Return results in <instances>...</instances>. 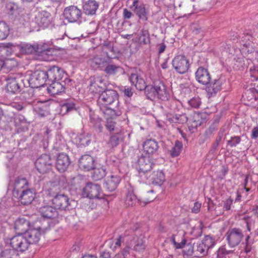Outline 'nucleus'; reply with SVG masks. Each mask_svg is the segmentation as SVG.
<instances>
[{
    "label": "nucleus",
    "mask_w": 258,
    "mask_h": 258,
    "mask_svg": "<svg viewBox=\"0 0 258 258\" xmlns=\"http://www.w3.org/2000/svg\"><path fill=\"white\" fill-rule=\"evenodd\" d=\"M130 8L139 20L143 22L148 21L149 13L143 3L134 0Z\"/></svg>",
    "instance_id": "nucleus-13"
},
{
    "label": "nucleus",
    "mask_w": 258,
    "mask_h": 258,
    "mask_svg": "<svg viewBox=\"0 0 258 258\" xmlns=\"http://www.w3.org/2000/svg\"><path fill=\"white\" fill-rule=\"evenodd\" d=\"M89 91L92 94H99L106 89L104 80L100 77L92 76L89 79Z\"/></svg>",
    "instance_id": "nucleus-14"
},
{
    "label": "nucleus",
    "mask_w": 258,
    "mask_h": 258,
    "mask_svg": "<svg viewBox=\"0 0 258 258\" xmlns=\"http://www.w3.org/2000/svg\"><path fill=\"white\" fill-rule=\"evenodd\" d=\"M31 227L29 221L24 218H19L15 223V229L18 234H23Z\"/></svg>",
    "instance_id": "nucleus-27"
},
{
    "label": "nucleus",
    "mask_w": 258,
    "mask_h": 258,
    "mask_svg": "<svg viewBox=\"0 0 258 258\" xmlns=\"http://www.w3.org/2000/svg\"><path fill=\"white\" fill-rule=\"evenodd\" d=\"M56 55V51L53 48H50L46 52H44L42 56L46 61H50L53 59L52 56Z\"/></svg>",
    "instance_id": "nucleus-52"
},
{
    "label": "nucleus",
    "mask_w": 258,
    "mask_h": 258,
    "mask_svg": "<svg viewBox=\"0 0 258 258\" xmlns=\"http://www.w3.org/2000/svg\"><path fill=\"white\" fill-rule=\"evenodd\" d=\"M64 81H50L47 82V84L49 85L47 88L48 92L51 95L54 96L60 93L64 92L65 87L62 83Z\"/></svg>",
    "instance_id": "nucleus-26"
},
{
    "label": "nucleus",
    "mask_w": 258,
    "mask_h": 258,
    "mask_svg": "<svg viewBox=\"0 0 258 258\" xmlns=\"http://www.w3.org/2000/svg\"><path fill=\"white\" fill-rule=\"evenodd\" d=\"M145 94L148 99L152 101L158 100L167 101L169 98L165 86L160 81H155L153 85H148Z\"/></svg>",
    "instance_id": "nucleus-1"
},
{
    "label": "nucleus",
    "mask_w": 258,
    "mask_h": 258,
    "mask_svg": "<svg viewBox=\"0 0 258 258\" xmlns=\"http://www.w3.org/2000/svg\"><path fill=\"white\" fill-rule=\"evenodd\" d=\"M39 212L42 217L47 219H55L58 216L56 208L50 206L41 207Z\"/></svg>",
    "instance_id": "nucleus-29"
},
{
    "label": "nucleus",
    "mask_w": 258,
    "mask_h": 258,
    "mask_svg": "<svg viewBox=\"0 0 258 258\" xmlns=\"http://www.w3.org/2000/svg\"><path fill=\"white\" fill-rule=\"evenodd\" d=\"M71 163L69 156L64 153L59 154L56 159V168L61 172H63L67 169Z\"/></svg>",
    "instance_id": "nucleus-24"
},
{
    "label": "nucleus",
    "mask_w": 258,
    "mask_h": 258,
    "mask_svg": "<svg viewBox=\"0 0 258 258\" xmlns=\"http://www.w3.org/2000/svg\"><path fill=\"white\" fill-rule=\"evenodd\" d=\"M121 70L119 66L112 63L108 59L103 71L108 76H114Z\"/></svg>",
    "instance_id": "nucleus-36"
},
{
    "label": "nucleus",
    "mask_w": 258,
    "mask_h": 258,
    "mask_svg": "<svg viewBox=\"0 0 258 258\" xmlns=\"http://www.w3.org/2000/svg\"><path fill=\"white\" fill-rule=\"evenodd\" d=\"M92 177L95 180H99L103 178L106 175V170L103 167L94 168Z\"/></svg>",
    "instance_id": "nucleus-40"
},
{
    "label": "nucleus",
    "mask_w": 258,
    "mask_h": 258,
    "mask_svg": "<svg viewBox=\"0 0 258 258\" xmlns=\"http://www.w3.org/2000/svg\"><path fill=\"white\" fill-rule=\"evenodd\" d=\"M133 242L135 244L133 248L134 250L141 252L145 250V245L143 237L142 235L139 237H134Z\"/></svg>",
    "instance_id": "nucleus-39"
},
{
    "label": "nucleus",
    "mask_w": 258,
    "mask_h": 258,
    "mask_svg": "<svg viewBox=\"0 0 258 258\" xmlns=\"http://www.w3.org/2000/svg\"><path fill=\"white\" fill-rule=\"evenodd\" d=\"M116 125V122L113 120V119L112 118H108L106 119V123L105 124V126L106 129L109 131L112 132L115 129Z\"/></svg>",
    "instance_id": "nucleus-57"
},
{
    "label": "nucleus",
    "mask_w": 258,
    "mask_h": 258,
    "mask_svg": "<svg viewBox=\"0 0 258 258\" xmlns=\"http://www.w3.org/2000/svg\"><path fill=\"white\" fill-rule=\"evenodd\" d=\"M48 222L45 220L36 221L29 229L24 233L29 245L36 244L40 240L42 234L48 230Z\"/></svg>",
    "instance_id": "nucleus-2"
},
{
    "label": "nucleus",
    "mask_w": 258,
    "mask_h": 258,
    "mask_svg": "<svg viewBox=\"0 0 258 258\" xmlns=\"http://www.w3.org/2000/svg\"><path fill=\"white\" fill-rule=\"evenodd\" d=\"M21 97L28 104H31L34 100V95L33 91L31 89L24 91L21 94Z\"/></svg>",
    "instance_id": "nucleus-44"
},
{
    "label": "nucleus",
    "mask_w": 258,
    "mask_h": 258,
    "mask_svg": "<svg viewBox=\"0 0 258 258\" xmlns=\"http://www.w3.org/2000/svg\"><path fill=\"white\" fill-rule=\"evenodd\" d=\"M196 79L200 84L207 85L211 80L208 70L203 67H199L195 73Z\"/></svg>",
    "instance_id": "nucleus-21"
},
{
    "label": "nucleus",
    "mask_w": 258,
    "mask_h": 258,
    "mask_svg": "<svg viewBox=\"0 0 258 258\" xmlns=\"http://www.w3.org/2000/svg\"><path fill=\"white\" fill-rule=\"evenodd\" d=\"M83 195L90 199H102L104 194L100 186L98 184L88 183L84 188Z\"/></svg>",
    "instance_id": "nucleus-12"
},
{
    "label": "nucleus",
    "mask_w": 258,
    "mask_h": 258,
    "mask_svg": "<svg viewBox=\"0 0 258 258\" xmlns=\"http://www.w3.org/2000/svg\"><path fill=\"white\" fill-rule=\"evenodd\" d=\"M53 160L48 154H42L35 161V165L37 171L45 174L49 172L52 168Z\"/></svg>",
    "instance_id": "nucleus-8"
},
{
    "label": "nucleus",
    "mask_w": 258,
    "mask_h": 258,
    "mask_svg": "<svg viewBox=\"0 0 258 258\" xmlns=\"http://www.w3.org/2000/svg\"><path fill=\"white\" fill-rule=\"evenodd\" d=\"M120 181V177L117 175H111L108 177L104 182V187L108 191L114 190Z\"/></svg>",
    "instance_id": "nucleus-30"
},
{
    "label": "nucleus",
    "mask_w": 258,
    "mask_h": 258,
    "mask_svg": "<svg viewBox=\"0 0 258 258\" xmlns=\"http://www.w3.org/2000/svg\"><path fill=\"white\" fill-rule=\"evenodd\" d=\"M215 245L214 239L209 235L206 236L203 240L195 242V253L197 255H206L209 248Z\"/></svg>",
    "instance_id": "nucleus-7"
},
{
    "label": "nucleus",
    "mask_w": 258,
    "mask_h": 258,
    "mask_svg": "<svg viewBox=\"0 0 258 258\" xmlns=\"http://www.w3.org/2000/svg\"><path fill=\"white\" fill-rule=\"evenodd\" d=\"M46 71L37 70L29 75L27 79L29 86L32 88H37L44 86L47 82Z\"/></svg>",
    "instance_id": "nucleus-6"
},
{
    "label": "nucleus",
    "mask_w": 258,
    "mask_h": 258,
    "mask_svg": "<svg viewBox=\"0 0 258 258\" xmlns=\"http://www.w3.org/2000/svg\"><path fill=\"white\" fill-rule=\"evenodd\" d=\"M188 104L192 107L198 108L201 104V99L199 97H194L188 101Z\"/></svg>",
    "instance_id": "nucleus-56"
},
{
    "label": "nucleus",
    "mask_w": 258,
    "mask_h": 258,
    "mask_svg": "<svg viewBox=\"0 0 258 258\" xmlns=\"http://www.w3.org/2000/svg\"><path fill=\"white\" fill-rule=\"evenodd\" d=\"M35 22L42 28L48 27L51 23V14L47 11L39 12L35 16Z\"/></svg>",
    "instance_id": "nucleus-20"
},
{
    "label": "nucleus",
    "mask_w": 258,
    "mask_h": 258,
    "mask_svg": "<svg viewBox=\"0 0 258 258\" xmlns=\"http://www.w3.org/2000/svg\"><path fill=\"white\" fill-rule=\"evenodd\" d=\"M140 39L141 44H149L150 43V37L149 31L148 30L142 29L141 31Z\"/></svg>",
    "instance_id": "nucleus-46"
},
{
    "label": "nucleus",
    "mask_w": 258,
    "mask_h": 258,
    "mask_svg": "<svg viewBox=\"0 0 258 258\" xmlns=\"http://www.w3.org/2000/svg\"><path fill=\"white\" fill-rule=\"evenodd\" d=\"M184 247L183 252L185 254L191 255L194 252H195V242L194 243L189 242L187 244H185Z\"/></svg>",
    "instance_id": "nucleus-53"
},
{
    "label": "nucleus",
    "mask_w": 258,
    "mask_h": 258,
    "mask_svg": "<svg viewBox=\"0 0 258 258\" xmlns=\"http://www.w3.org/2000/svg\"><path fill=\"white\" fill-rule=\"evenodd\" d=\"M79 166L82 170L89 171L94 166V159L90 155H83L79 159Z\"/></svg>",
    "instance_id": "nucleus-25"
},
{
    "label": "nucleus",
    "mask_w": 258,
    "mask_h": 258,
    "mask_svg": "<svg viewBox=\"0 0 258 258\" xmlns=\"http://www.w3.org/2000/svg\"><path fill=\"white\" fill-rule=\"evenodd\" d=\"M258 68L250 70V76L256 80H258Z\"/></svg>",
    "instance_id": "nucleus-64"
},
{
    "label": "nucleus",
    "mask_w": 258,
    "mask_h": 258,
    "mask_svg": "<svg viewBox=\"0 0 258 258\" xmlns=\"http://www.w3.org/2000/svg\"><path fill=\"white\" fill-rule=\"evenodd\" d=\"M10 28L4 22H0V40L5 39L9 35Z\"/></svg>",
    "instance_id": "nucleus-43"
},
{
    "label": "nucleus",
    "mask_w": 258,
    "mask_h": 258,
    "mask_svg": "<svg viewBox=\"0 0 258 258\" xmlns=\"http://www.w3.org/2000/svg\"><path fill=\"white\" fill-rule=\"evenodd\" d=\"M139 202V200L137 199L136 196L132 192H128L126 195L125 203L126 205L133 206Z\"/></svg>",
    "instance_id": "nucleus-45"
},
{
    "label": "nucleus",
    "mask_w": 258,
    "mask_h": 258,
    "mask_svg": "<svg viewBox=\"0 0 258 258\" xmlns=\"http://www.w3.org/2000/svg\"><path fill=\"white\" fill-rule=\"evenodd\" d=\"M18 47L22 54H29L36 53V44L24 43L18 45Z\"/></svg>",
    "instance_id": "nucleus-38"
},
{
    "label": "nucleus",
    "mask_w": 258,
    "mask_h": 258,
    "mask_svg": "<svg viewBox=\"0 0 258 258\" xmlns=\"http://www.w3.org/2000/svg\"><path fill=\"white\" fill-rule=\"evenodd\" d=\"M107 60L105 57L96 56L90 60V66L94 70L103 71Z\"/></svg>",
    "instance_id": "nucleus-33"
},
{
    "label": "nucleus",
    "mask_w": 258,
    "mask_h": 258,
    "mask_svg": "<svg viewBox=\"0 0 258 258\" xmlns=\"http://www.w3.org/2000/svg\"><path fill=\"white\" fill-rule=\"evenodd\" d=\"M113 103L118 104V94L112 89H105L99 94L97 104L99 107L111 105Z\"/></svg>",
    "instance_id": "nucleus-4"
},
{
    "label": "nucleus",
    "mask_w": 258,
    "mask_h": 258,
    "mask_svg": "<svg viewBox=\"0 0 258 258\" xmlns=\"http://www.w3.org/2000/svg\"><path fill=\"white\" fill-rule=\"evenodd\" d=\"M122 92H123L124 95L128 97H131L133 95L132 89L130 87H124L122 89Z\"/></svg>",
    "instance_id": "nucleus-63"
},
{
    "label": "nucleus",
    "mask_w": 258,
    "mask_h": 258,
    "mask_svg": "<svg viewBox=\"0 0 258 258\" xmlns=\"http://www.w3.org/2000/svg\"><path fill=\"white\" fill-rule=\"evenodd\" d=\"M171 240L174 246V247L176 248V249H179V248H182L184 247V246L185 245L186 242V240L185 239H183L181 241V242H177L176 241H175V236L174 235H173L171 237Z\"/></svg>",
    "instance_id": "nucleus-55"
},
{
    "label": "nucleus",
    "mask_w": 258,
    "mask_h": 258,
    "mask_svg": "<svg viewBox=\"0 0 258 258\" xmlns=\"http://www.w3.org/2000/svg\"><path fill=\"white\" fill-rule=\"evenodd\" d=\"M172 65L175 71L183 74L187 72L190 63L189 60L184 55H177L172 61Z\"/></svg>",
    "instance_id": "nucleus-11"
},
{
    "label": "nucleus",
    "mask_w": 258,
    "mask_h": 258,
    "mask_svg": "<svg viewBox=\"0 0 258 258\" xmlns=\"http://www.w3.org/2000/svg\"><path fill=\"white\" fill-rule=\"evenodd\" d=\"M52 203L55 207L62 210H70L72 209L71 202L68 196L64 193L60 192L57 194L52 199Z\"/></svg>",
    "instance_id": "nucleus-15"
},
{
    "label": "nucleus",
    "mask_w": 258,
    "mask_h": 258,
    "mask_svg": "<svg viewBox=\"0 0 258 258\" xmlns=\"http://www.w3.org/2000/svg\"><path fill=\"white\" fill-rule=\"evenodd\" d=\"M66 179L63 176L55 175L54 178L46 182L43 187V191L48 196L54 197L61 192L60 188Z\"/></svg>",
    "instance_id": "nucleus-3"
},
{
    "label": "nucleus",
    "mask_w": 258,
    "mask_h": 258,
    "mask_svg": "<svg viewBox=\"0 0 258 258\" xmlns=\"http://www.w3.org/2000/svg\"><path fill=\"white\" fill-rule=\"evenodd\" d=\"M233 200L230 197L224 201L223 207L226 210L228 211L231 208Z\"/></svg>",
    "instance_id": "nucleus-61"
},
{
    "label": "nucleus",
    "mask_w": 258,
    "mask_h": 258,
    "mask_svg": "<svg viewBox=\"0 0 258 258\" xmlns=\"http://www.w3.org/2000/svg\"><path fill=\"white\" fill-rule=\"evenodd\" d=\"M255 44L251 41H248L243 44L242 49L243 51H245L248 53H251L254 50Z\"/></svg>",
    "instance_id": "nucleus-49"
},
{
    "label": "nucleus",
    "mask_w": 258,
    "mask_h": 258,
    "mask_svg": "<svg viewBox=\"0 0 258 258\" xmlns=\"http://www.w3.org/2000/svg\"><path fill=\"white\" fill-rule=\"evenodd\" d=\"M124 240V237L119 236L117 239H115L114 244L112 247V249L114 250L119 248L121 246V244Z\"/></svg>",
    "instance_id": "nucleus-59"
},
{
    "label": "nucleus",
    "mask_w": 258,
    "mask_h": 258,
    "mask_svg": "<svg viewBox=\"0 0 258 258\" xmlns=\"http://www.w3.org/2000/svg\"><path fill=\"white\" fill-rule=\"evenodd\" d=\"M148 179L152 184L160 185L165 181V175L162 170L154 171L152 174L149 173Z\"/></svg>",
    "instance_id": "nucleus-32"
},
{
    "label": "nucleus",
    "mask_w": 258,
    "mask_h": 258,
    "mask_svg": "<svg viewBox=\"0 0 258 258\" xmlns=\"http://www.w3.org/2000/svg\"><path fill=\"white\" fill-rule=\"evenodd\" d=\"M134 16V14L128 10L127 9H124L123 10V17L124 19L127 20L131 19Z\"/></svg>",
    "instance_id": "nucleus-62"
},
{
    "label": "nucleus",
    "mask_w": 258,
    "mask_h": 258,
    "mask_svg": "<svg viewBox=\"0 0 258 258\" xmlns=\"http://www.w3.org/2000/svg\"><path fill=\"white\" fill-rule=\"evenodd\" d=\"M122 140L121 135L119 133L112 135L108 142V145L111 148L116 147Z\"/></svg>",
    "instance_id": "nucleus-41"
},
{
    "label": "nucleus",
    "mask_w": 258,
    "mask_h": 258,
    "mask_svg": "<svg viewBox=\"0 0 258 258\" xmlns=\"http://www.w3.org/2000/svg\"><path fill=\"white\" fill-rule=\"evenodd\" d=\"M23 205H27L31 203L35 198V192L29 188L23 189L18 194V196H14Z\"/></svg>",
    "instance_id": "nucleus-19"
},
{
    "label": "nucleus",
    "mask_w": 258,
    "mask_h": 258,
    "mask_svg": "<svg viewBox=\"0 0 258 258\" xmlns=\"http://www.w3.org/2000/svg\"><path fill=\"white\" fill-rule=\"evenodd\" d=\"M222 84V81L220 79H216L211 82L210 81L209 84L207 85L206 89L209 97L215 95L220 91L221 89Z\"/></svg>",
    "instance_id": "nucleus-23"
},
{
    "label": "nucleus",
    "mask_w": 258,
    "mask_h": 258,
    "mask_svg": "<svg viewBox=\"0 0 258 258\" xmlns=\"http://www.w3.org/2000/svg\"><path fill=\"white\" fill-rule=\"evenodd\" d=\"M183 145L181 142L176 141L174 146L170 150V154L171 157H175L178 156L181 151Z\"/></svg>",
    "instance_id": "nucleus-42"
},
{
    "label": "nucleus",
    "mask_w": 258,
    "mask_h": 258,
    "mask_svg": "<svg viewBox=\"0 0 258 258\" xmlns=\"http://www.w3.org/2000/svg\"><path fill=\"white\" fill-rule=\"evenodd\" d=\"M232 252L227 250L225 247L221 246L217 251V258H229L228 254Z\"/></svg>",
    "instance_id": "nucleus-50"
},
{
    "label": "nucleus",
    "mask_w": 258,
    "mask_h": 258,
    "mask_svg": "<svg viewBox=\"0 0 258 258\" xmlns=\"http://www.w3.org/2000/svg\"><path fill=\"white\" fill-rule=\"evenodd\" d=\"M133 246L132 243H128L126 244V246L122 251V253L121 254L123 258H128L127 256L129 254V251L131 249Z\"/></svg>",
    "instance_id": "nucleus-58"
},
{
    "label": "nucleus",
    "mask_w": 258,
    "mask_h": 258,
    "mask_svg": "<svg viewBox=\"0 0 258 258\" xmlns=\"http://www.w3.org/2000/svg\"><path fill=\"white\" fill-rule=\"evenodd\" d=\"M75 109V104L72 101H68L61 106L60 110L63 114H66Z\"/></svg>",
    "instance_id": "nucleus-47"
},
{
    "label": "nucleus",
    "mask_w": 258,
    "mask_h": 258,
    "mask_svg": "<svg viewBox=\"0 0 258 258\" xmlns=\"http://www.w3.org/2000/svg\"><path fill=\"white\" fill-rule=\"evenodd\" d=\"M241 138L239 136H234L231 137L230 139L227 141V145L231 147H236L237 145L240 143Z\"/></svg>",
    "instance_id": "nucleus-54"
},
{
    "label": "nucleus",
    "mask_w": 258,
    "mask_h": 258,
    "mask_svg": "<svg viewBox=\"0 0 258 258\" xmlns=\"http://www.w3.org/2000/svg\"><path fill=\"white\" fill-rule=\"evenodd\" d=\"M46 73L48 82L60 81L65 75L63 70L55 66L51 67Z\"/></svg>",
    "instance_id": "nucleus-18"
},
{
    "label": "nucleus",
    "mask_w": 258,
    "mask_h": 258,
    "mask_svg": "<svg viewBox=\"0 0 258 258\" xmlns=\"http://www.w3.org/2000/svg\"><path fill=\"white\" fill-rule=\"evenodd\" d=\"M63 15L66 20L70 23H81L82 12L77 7L71 6L64 9Z\"/></svg>",
    "instance_id": "nucleus-10"
},
{
    "label": "nucleus",
    "mask_w": 258,
    "mask_h": 258,
    "mask_svg": "<svg viewBox=\"0 0 258 258\" xmlns=\"http://www.w3.org/2000/svg\"><path fill=\"white\" fill-rule=\"evenodd\" d=\"M90 123L95 128L96 132L101 133L102 132L103 126L102 124V119L91 110H90Z\"/></svg>",
    "instance_id": "nucleus-31"
},
{
    "label": "nucleus",
    "mask_w": 258,
    "mask_h": 258,
    "mask_svg": "<svg viewBox=\"0 0 258 258\" xmlns=\"http://www.w3.org/2000/svg\"><path fill=\"white\" fill-rule=\"evenodd\" d=\"M10 244L14 249L21 252L27 250L29 245L24 234L13 236L10 240Z\"/></svg>",
    "instance_id": "nucleus-16"
},
{
    "label": "nucleus",
    "mask_w": 258,
    "mask_h": 258,
    "mask_svg": "<svg viewBox=\"0 0 258 258\" xmlns=\"http://www.w3.org/2000/svg\"><path fill=\"white\" fill-rule=\"evenodd\" d=\"M187 118L184 115H175L169 118V121L173 123H184L187 121Z\"/></svg>",
    "instance_id": "nucleus-48"
},
{
    "label": "nucleus",
    "mask_w": 258,
    "mask_h": 258,
    "mask_svg": "<svg viewBox=\"0 0 258 258\" xmlns=\"http://www.w3.org/2000/svg\"><path fill=\"white\" fill-rule=\"evenodd\" d=\"M6 80L7 82L6 88L9 94H15L20 92V86L19 82L21 80L18 75H12L9 76Z\"/></svg>",
    "instance_id": "nucleus-17"
},
{
    "label": "nucleus",
    "mask_w": 258,
    "mask_h": 258,
    "mask_svg": "<svg viewBox=\"0 0 258 258\" xmlns=\"http://www.w3.org/2000/svg\"><path fill=\"white\" fill-rule=\"evenodd\" d=\"M144 150L148 154H153L158 150L159 146L155 140H147L143 144Z\"/></svg>",
    "instance_id": "nucleus-37"
},
{
    "label": "nucleus",
    "mask_w": 258,
    "mask_h": 258,
    "mask_svg": "<svg viewBox=\"0 0 258 258\" xmlns=\"http://www.w3.org/2000/svg\"><path fill=\"white\" fill-rule=\"evenodd\" d=\"M98 7L99 4L95 0H89L83 6L85 13L88 15L95 14Z\"/></svg>",
    "instance_id": "nucleus-34"
},
{
    "label": "nucleus",
    "mask_w": 258,
    "mask_h": 258,
    "mask_svg": "<svg viewBox=\"0 0 258 258\" xmlns=\"http://www.w3.org/2000/svg\"><path fill=\"white\" fill-rule=\"evenodd\" d=\"M226 237L229 245L231 247H234L240 243L244 235L242 230L234 228L228 230L226 232Z\"/></svg>",
    "instance_id": "nucleus-9"
},
{
    "label": "nucleus",
    "mask_w": 258,
    "mask_h": 258,
    "mask_svg": "<svg viewBox=\"0 0 258 258\" xmlns=\"http://www.w3.org/2000/svg\"><path fill=\"white\" fill-rule=\"evenodd\" d=\"M100 108V111L104 115L106 119L108 118L113 119L117 116H119L121 112L118 110L111 108L109 106H104Z\"/></svg>",
    "instance_id": "nucleus-35"
},
{
    "label": "nucleus",
    "mask_w": 258,
    "mask_h": 258,
    "mask_svg": "<svg viewBox=\"0 0 258 258\" xmlns=\"http://www.w3.org/2000/svg\"><path fill=\"white\" fill-rule=\"evenodd\" d=\"M28 182L25 178L18 177L15 179L14 189L13 191V196H18V194L21 192L23 189H26L28 187Z\"/></svg>",
    "instance_id": "nucleus-28"
},
{
    "label": "nucleus",
    "mask_w": 258,
    "mask_h": 258,
    "mask_svg": "<svg viewBox=\"0 0 258 258\" xmlns=\"http://www.w3.org/2000/svg\"><path fill=\"white\" fill-rule=\"evenodd\" d=\"M217 130V126L216 124L211 125L205 132L206 135L209 137L212 135Z\"/></svg>",
    "instance_id": "nucleus-60"
},
{
    "label": "nucleus",
    "mask_w": 258,
    "mask_h": 258,
    "mask_svg": "<svg viewBox=\"0 0 258 258\" xmlns=\"http://www.w3.org/2000/svg\"><path fill=\"white\" fill-rule=\"evenodd\" d=\"M129 80L131 84L134 85L139 91H145L148 86L146 85L145 80L138 72L132 73L129 77Z\"/></svg>",
    "instance_id": "nucleus-22"
},
{
    "label": "nucleus",
    "mask_w": 258,
    "mask_h": 258,
    "mask_svg": "<svg viewBox=\"0 0 258 258\" xmlns=\"http://www.w3.org/2000/svg\"><path fill=\"white\" fill-rule=\"evenodd\" d=\"M50 48V47H49L46 43H36V53L40 54L41 55Z\"/></svg>",
    "instance_id": "nucleus-51"
},
{
    "label": "nucleus",
    "mask_w": 258,
    "mask_h": 258,
    "mask_svg": "<svg viewBox=\"0 0 258 258\" xmlns=\"http://www.w3.org/2000/svg\"><path fill=\"white\" fill-rule=\"evenodd\" d=\"M153 165L149 156H141L139 158L136 168L138 170L139 176L143 181L148 179V175Z\"/></svg>",
    "instance_id": "nucleus-5"
}]
</instances>
